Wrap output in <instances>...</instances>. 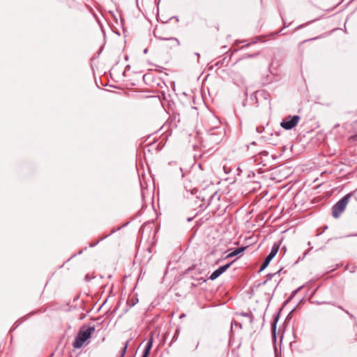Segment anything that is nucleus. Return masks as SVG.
I'll return each instance as SVG.
<instances>
[{
	"mask_svg": "<svg viewBox=\"0 0 357 357\" xmlns=\"http://www.w3.org/2000/svg\"><path fill=\"white\" fill-rule=\"evenodd\" d=\"M94 331V327H82L75 337V340L73 344V347L75 349H79L83 347L85 342L91 338V335Z\"/></svg>",
	"mask_w": 357,
	"mask_h": 357,
	"instance_id": "nucleus-1",
	"label": "nucleus"
},
{
	"mask_svg": "<svg viewBox=\"0 0 357 357\" xmlns=\"http://www.w3.org/2000/svg\"><path fill=\"white\" fill-rule=\"evenodd\" d=\"M350 197V195H345L333 206L332 215L335 218H339L345 210L349 202Z\"/></svg>",
	"mask_w": 357,
	"mask_h": 357,
	"instance_id": "nucleus-2",
	"label": "nucleus"
},
{
	"mask_svg": "<svg viewBox=\"0 0 357 357\" xmlns=\"http://www.w3.org/2000/svg\"><path fill=\"white\" fill-rule=\"evenodd\" d=\"M300 119V116L298 115L289 116L282 120L280 126L285 130L292 129L298 123Z\"/></svg>",
	"mask_w": 357,
	"mask_h": 357,
	"instance_id": "nucleus-3",
	"label": "nucleus"
},
{
	"mask_svg": "<svg viewBox=\"0 0 357 357\" xmlns=\"http://www.w3.org/2000/svg\"><path fill=\"white\" fill-rule=\"evenodd\" d=\"M278 249H279L278 245H274L272 247V249H271L270 253L265 258L264 261H263L262 264L261 265L259 271H262L264 269H265L268 266V265L269 264L271 261L276 255L277 252H278Z\"/></svg>",
	"mask_w": 357,
	"mask_h": 357,
	"instance_id": "nucleus-4",
	"label": "nucleus"
},
{
	"mask_svg": "<svg viewBox=\"0 0 357 357\" xmlns=\"http://www.w3.org/2000/svg\"><path fill=\"white\" fill-rule=\"evenodd\" d=\"M231 264V263H229L224 266H220L218 269H216L211 274L209 279L211 280H214L216 278H218L221 274L225 272L230 267Z\"/></svg>",
	"mask_w": 357,
	"mask_h": 357,
	"instance_id": "nucleus-5",
	"label": "nucleus"
},
{
	"mask_svg": "<svg viewBox=\"0 0 357 357\" xmlns=\"http://www.w3.org/2000/svg\"><path fill=\"white\" fill-rule=\"evenodd\" d=\"M208 135L211 137V139L214 141L215 143H218L220 140V138L213 139V136L215 135H222V131L221 128L215 127L208 132Z\"/></svg>",
	"mask_w": 357,
	"mask_h": 357,
	"instance_id": "nucleus-6",
	"label": "nucleus"
},
{
	"mask_svg": "<svg viewBox=\"0 0 357 357\" xmlns=\"http://www.w3.org/2000/svg\"><path fill=\"white\" fill-rule=\"evenodd\" d=\"M152 344H153V340L151 339L148 342V343H147V344L146 346V348L144 349V351L142 357H147L149 356L150 350H151V347H152Z\"/></svg>",
	"mask_w": 357,
	"mask_h": 357,
	"instance_id": "nucleus-7",
	"label": "nucleus"
},
{
	"mask_svg": "<svg viewBox=\"0 0 357 357\" xmlns=\"http://www.w3.org/2000/svg\"><path fill=\"white\" fill-rule=\"evenodd\" d=\"M244 250H245L244 247L238 248L236 249L235 250H234L233 252H231L229 254H228L227 255L226 258H230V257L236 256L238 254H240L241 252H242L243 251H244Z\"/></svg>",
	"mask_w": 357,
	"mask_h": 357,
	"instance_id": "nucleus-8",
	"label": "nucleus"
},
{
	"mask_svg": "<svg viewBox=\"0 0 357 357\" xmlns=\"http://www.w3.org/2000/svg\"><path fill=\"white\" fill-rule=\"evenodd\" d=\"M167 40L172 42V46H173V47H178L180 45L179 40L176 38H168Z\"/></svg>",
	"mask_w": 357,
	"mask_h": 357,
	"instance_id": "nucleus-9",
	"label": "nucleus"
},
{
	"mask_svg": "<svg viewBox=\"0 0 357 357\" xmlns=\"http://www.w3.org/2000/svg\"><path fill=\"white\" fill-rule=\"evenodd\" d=\"M128 344V342H126V343L125 344L124 347L122 349L120 357H124L125 354H126V350H127Z\"/></svg>",
	"mask_w": 357,
	"mask_h": 357,
	"instance_id": "nucleus-10",
	"label": "nucleus"
},
{
	"mask_svg": "<svg viewBox=\"0 0 357 357\" xmlns=\"http://www.w3.org/2000/svg\"><path fill=\"white\" fill-rule=\"evenodd\" d=\"M192 347H193V350H195L198 348L199 345V340H192Z\"/></svg>",
	"mask_w": 357,
	"mask_h": 357,
	"instance_id": "nucleus-11",
	"label": "nucleus"
},
{
	"mask_svg": "<svg viewBox=\"0 0 357 357\" xmlns=\"http://www.w3.org/2000/svg\"><path fill=\"white\" fill-rule=\"evenodd\" d=\"M234 325H235L236 326H238L240 328H242L241 324H239V323H238V322H236V321H233V322L231 323V328L233 327V326H234Z\"/></svg>",
	"mask_w": 357,
	"mask_h": 357,
	"instance_id": "nucleus-12",
	"label": "nucleus"
},
{
	"mask_svg": "<svg viewBox=\"0 0 357 357\" xmlns=\"http://www.w3.org/2000/svg\"><path fill=\"white\" fill-rule=\"evenodd\" d=\"M300 288L297 289L296 290L294 291L292 293V296H295L296 294L299 291Z\"/></svg>",
	"mask_w": 357,
	"mask_h": 357,
	"instance_id": "nucleus-13",
	"label": "nucleus"
},
{
	"mask_svg": "<svg viewBox=\"0 0 357 357\" xmlns=\"http://www.w3.org/2000/svg\"><path fill=\"white\" fill-rule=\"evenodd\" d=\"M242 315H243L245 317H248V314L247 313H243V314H242Z\"/></svg>",
	"mask_w": 357,
	"mask_h": 357,
	"instance_id": "nucleus-14",
	"label": "nucleus"
},
{
	"mask_svg": "<svg viewBox=\"0 0 357 357\" xmlns=\"http://www.w3.org/2000/svg\"><path fill=\"white\" fill-rule=\"evenodd\" d=\"M160 38L162 40H166V38Z\"/></svg>",
	"mask_w": 357,
	"mask_h": 357,
	"instance_id": "nucleus-15",
	"label": "nucleus"
}]
</instances>
